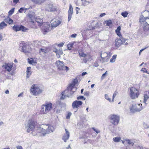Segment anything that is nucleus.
<instances>
[{"instance_id": "23", "label": "nucleus", "mask_w": 149, "mask_h": 149, "mask_svg": "<svg viewBox=\"0 0 149 149\" xmlns=\"http://www.w3.org/2000/svg\"><path fill=\"white\" fill-rule=\"evenodd\" d=\"M33 23H35V24H36L37 23L39 26H41L43 24V20L40 18L37 17L36 19L35 22H33Z\"/></svg>"}, {"instance_id": "26", "label": "nucleus", "mask_w": 149, "mask_h": 149, "mask_svg": "<svg viewBox=\"0 0 149 149\" xmlns=\"http://www.w3.org/2000/svg\"><path fill=\"white\" fill-rule=\"evenodd\" d=\"M149 99V93L146 92L144 93V103H146L148 100Z\"/></svg>"}, {"instance_id": "59", "label": "nucleus", "mask_w": 149, "mask_h": 149, "mask_svg": "<svg viewBox=\"0 0 149 149\" xmlns=\"http://www.w3.org/2000/svg\"><path fill=\"white\" fill-rule=\"evenodd\" d=\"M31 68L30 67H28L27 68L26 72L31 71Z\"/></svg>"}, {"instance_id": "45", "label": "nucleus", "mask_w": 149, "mask_h": 149, "mask_svg": "<svg viewBox=\"0 0 149 149\" xmlns=\"http://www.w3.org/2000/svg\"><path fill=\"white\" fill-rule=\"evenodd\" d=\"M107 71H106L105 73L102 74L101 77V79H104L106 76L107 74Z\"/></svg>"}, {"instance_id": "52", "label": "nucleus", "mask_w": 149, "mask_h": 149, "mask_svg": "<svg viewBox=\"0 0 149 149\" xmlns=\"http://www.w3.org/2000/svg\"><path fill=\"white\" fill-rule=\"evenodd\" d=\"M116 33L117 35L119 36L120 37L121 36V34L120 33V31H116Z\"/></svg>"}, {"instance_id": "33", "label": "nucleus", "mask_w": 149, "mask_h": 149, "mask_svg": "<svg viewBox=\"0 0 149 149\" xmlns=\"http://www.w3.org/2000/svg\"><path fill=\"white\" fill-rule=\"evenodd\" d=\"M143 23V24H149V18L147 17L145 18V19H144L143 21V22H142Z\"/></svg>"}, {"instance_id": "58", "label": "nucleus", "mask_w": 149, "mask_h": 149, "mask_svg": "<svg viewBox=\"0 0 149 149\" xmlns=\"http://www.w3.org/2000/svg\"><path fill=\"white\" fill-rule=\"evenodd\" d=\"M77 35L76 34H72L71 35V38H75Z\"/></svg>"}, {"instance_id": "24", "label": "nucleus", "mask_w": 149, "mask_h": 149, "mask_svg": "<svg viewBox=\"0 0 149 149\" xmlns=\"http://www.w3.org/2000/svg\"><path fill=\"white\" fill-rule=\"evenodd\" d=\"M92 60V58L91 55L89 54H87L83 59V62L85 63H86L88 61H91Z\"/></svg>"}, {"instance_id": "43", "label": "nucleus", "mask_w": 149, "mask_h": 149, "mask_svg": "<svg viewBox=\"0 0 149 149\" xmlns=\"http://www.w3.org/2000/svg\"><path fill=\"white\" fill-rule=\"evenodd\" d=\"M87 54H84V52H82L79 53V55L80 56L84 57V58L86 56Z\"/></svg>"}, {"instance_id": "47", "label": "nucleus", "mask_w": 149, "mask_h": 149, "mask_svg": "<svg viewBox=\"0 0 149 149\" xmlns=\"http://www.w3.org/2000/svg\"><path fill=\"white\" fill-rule=\"evenodd\" d=\"M141 71L143 72H146L147 74L149 73L147 71L146 68H143L141 70Z\"/></svg>"}, {"instance_id": "18", "label": "nucleus", "mask_w": 149, "mask_h": 149, "mask_svg": "<svg viewBox=\"0 0 149 149\" xmlns=\"http://www.w3.org/2000/svg\"><path fill=\"white\" fill-rule=\"evenodd\" d=\"M82 104V102L81 101L75 100L72 102V107L73 109L77 108L81 105Z\"/></svg>"}, {"instance_id": "39", "label": "nucleus", "mask_w": 149, "mask_h": 149, "mask_svg": "<svg viewBox=\"0 0 149 149\" xmlns=\"http://www.w3.org/2000/svg\"><path fill=\"white\" fill-rule=\"evenodd\" d=\"M105 98V99L110 102L111 101V99L109 97V96L107 94H105L104 95Z\"/></svg>"}, {"instance_id": "55", "label": "nucleus", "mask_w": 149, "mask_h": 149, "mask_svg": "<svg viewBox=\"0 0 149 149\" xmlns=\"http://www.w3.org/2000/svg\"><path fill=\"white\" fill-rule=\"evenodd\" d=\"M17 149H23L22 147L21 146H18L16 147Z\"/></svg>"}, {"instance_id": "2", "label": "nucleus", "mask_w": 149, "mask_h": 149, "mask_svg": "<svg viewBox=\"0 0 149 149\" xmlns=\"http://www.w3.org/2000/svg\"><path fill=\"white\" fill-rule=\"evenodd\" d=\"M54 129V127L51 125H43L38 129L37 132L44 135L53 132Z\"/></svg>"}, {"instance_id": "12", "label": "nucleus", "mask_w": 149, "mask_h": 149, "mask_svg": "<svg viewBox=\"0 0 149 149\" xmlns=\"http://www.w3.org/2000/svg\"><path fill=\"white\" fill-rule=\"evenodd\" d=\"M125 39L123 38H121L119 39H116L115 40V46L118 48L124 43H125Z\"/></svg>"}, {"instance_id": "29", "label": "nucleus", "mask_w": 149, "mask_h": 149, "mask_svg": "<svg viewBox=\"0 0 149 149\" xmlns=\"http://www.w3.org/2000/svg\"><path fill=\"white\" fill-rule=\"evenodd\" d=\"M56 108L57 109L56 112L57 113H59L62 111L61 106V104H59L56 107Z\"/></svg>"}, {"instance_id": "50", "label": "nucleus", "mask_w": 149, "mask_h": 149, "mask_svg": "<svg viewBox=\"0 0 149 149\" xmlns=\"http://www.w3.org/2000/svg\"><path fill=\"white\" fill-rule=\"evenodd\" d=\"M116 95L117 93H116V92H115L113 95V99L112 100V102H113V101L114 98L116 97Z\"/></svg>"}, {"instance_id": "42", "label": "nucleus", "mask_w": 149, "mask_h": 149, "mask_svg": "<svg viewBox=\"0 0 149 149\" xmlns=\"http://www.w3.org/2000/svg\"><path fill=\"white\" fill-rule=\"evenodd\" d=\"M77 99L78 100H85L86 98L84 97L83 96H79L77 97Z\"/></svg>"}, {"instance_id": "21", "label": "nucleus", "mask_w": 149, "mask_h": 149, "mask_svg": "<svg viewBox=\"0 0 149 149\" xmlns=\"http://www.w3.org/2000/svg\"><path fill=\"white\" fill-rule=\"evenodd\" d=\"M53 52H55L56 55V56L58 58H59L60 57V55L63 54V53L62 50L61 49H53Z\"/></svg>"}, {"instance_id": "3", "label": "nucleus", "mask_w": 149, "mask_h": 149, "mask_svg": "<svg viewBox=\"0 0 149 149\" xmlns=\"http://www.w3.org/2000/svg\"><path fill=\"white\" fill-rule=\"evenodd\" d=\"M36 124L37 122L32 119L29 120L25 124V128L26 129L27 132H30L33 131Z\"/></svg>"}, {"instance_id": "60", "label": "nucleus", "mask_w": 149, "mask_h": 149, "mask_svg": "<svg viewBox=\"0 0 149 149\" xmlns=\"http://www.w3.org/2000/svg\"><path fill=\"white\" fill-rule=\"evenodd\" d=\"M106 15V13H101L100 15V17H102L104 15Z\"/></svg>"}, {"instance_id": "41", "label": "nucleus", "mask_w": 149, "mask_h": 149, "mask_svg": "<svg viewBox=\"0 0 149 149\" xmlns=\"http://www.w3.org/2000/svg\"><path fill=\"white\" fill-rule=\"evenodd\" d=\"M7 20L9 24H11L13 22V20L10 18H8L7 19Z\"/></svg>"}, {"instance_id": "14", "label": "nucleus", "mask_w": 149, "mask_h": 149, "mask_svg": "<svg viewBox=\"0 0 149 149\" xmlns=\"http://www.w3.org/2000/svg\"><path fill=\"white\" fill-rule=\"evenodd\" d=\"M149 16V11L148 10H145L142 13V15L140 16V22L142 23L143 21L145 19V18L148 17Z\"/></svg>"}, {"instance_id": "54", "label": "nucleus", "mask_w": 149, "mask_h": 149, "mask_svg": "<svg viewBox=\"0 0 149 149\" xmlns=\"http://www.w3.org/2000/svg\"><path fill=\"white\" fill-rule=\"evenodd\" d=\"M24 10L23 8H21L18 10V12L20 13H22Z\"/></svg>"}, {"instance_id": "35", "label": "nucleus", "mask_w": 149, "mask_h": 149, "mask_svg": "<svg viewBox=\"0 0 149 149\" xmlns=\"http://www.w3.org/2000/svg\"><path fill=\"white\" fill-rule=\"evenodd\" d=\"M128 13L127 11H124L121 13V15L124 17H127Z\"/></svg>"}, {"instance_id": "13", "label": "nucleus", "mask_w": 149, "mask_h": 149, "mask_svg": "<svg viewBox=\"0 0 149 149\" xmlns=\"http://www.w3.org/2000/svg\"><path fill=\"white\" fill-rule=\"evenodd\" d=\"M45 10L49 12H54L56 11L57 9L52 4L50 3L46 5Z\"/></svg>"}, {"instance_id": "62", "label": "nucleus", "mask_w": 149, "mask_h": 149, "mask_svg": "<svg viewBox=\"0 0 149 149\" xmlns=\"http://www.w3.org/2000/svg\"><path fill=\"white\" fill-rule=\"evenodd\" d=\"M76 13L77 14H78L79 13L78 10H77V9H78V10H79L80 8H78V7H76Z\"/></svg>"}, {"instance_id": "48", "label": "nucleus", "mask_w": 149, "mask_h": 149, "mask_svg": "<svg viewBox=\"0 0 149 149\" xmlns=\"http://www.w3.org/2000/svg\"><path fill=\"white\" fill-rule=\"evenodd\" d=\"M31 71L26 72L27 78H29L31 74Z\"/></svg>"}, {"instance_id": "64", "label": "nucleus", "mask_w": 149, "mask_h": 149, "mask_svg": "<svg viewBox=\"0 0 149 149\" xmlns=\"http://www.w3.org/2000/svg\"><path fill=\"white\" fill-rule=\"evenodd\" d=\"M87 74V73L85 72H83L82 73V76H84L85 75Z\"/></svg>"}, {"instance_id": "61", "label": "nucleus", "mask_w": 149, "mask_h": 149, "mask_svg": "<svg viewBox=\"0 0 149 149\" xmlns=\"http://www.w3.org/2000/svg\"><path fill=\"white\" fill-rule=\"evenodd\" d=\"M19 1V0H13V2L15 4H17Z\"/></svg>"}, {"instance_id": "27", "label": "nucleus", "mask_w": 149, "mask_h": 149, "mask_svg": "<svg viewBox=\"0 0 149 149\" xmlns=\"http://www.w3.org/2000/svg\"><path fill=\"white\" fill-rule=\"evenodd\" d=\"M34 3L40 4L44 2L45 0H31Z\"/></svg>"}, {"instance_id": "56", "label": "nucleus", "mask_w": 149, "mask_h": 149, "mask_svg": "<svg viewBox=\"0 0 149 149\" xmlns=\"http://www.w3.org/2000/svg\"><path fill=\"white\" fill-rule=\"evenodd\" d=\"M64 45V43L63 42H61L58 45V46L59 47H62Z\"/></svg>"}, {"instance_id": "40", "label": "nucleus", "mask_w": 149, "mask_h": 149, "mask_svg": "<svg viewBox=\"0 0 149 149\" xmlns=\"http://www.w3.org/2000/svg\"><path fill=\"white\" fill-rule=\"evenodd\" d=\"M72 114V113L71 112H68L66 116V118L67 119H69Z\"/></svg>"}, {"instance_id": "11", "label": "nucleus", "mask_w": 149, "mask_h": 149, "mask_svg": "<svg viewBox=\"0 0 149 149\" xmlns=\"http://www.w3.org/2000/svg\"><path fill=\"white\" fill-rule=\"evenodd\" d=\"M29 46L26 45L25 44L21 43L20 44V47H19V49L22 52L26 54L30 52L28 48H29Z\"/></svg>"}, {"instance_id": "31", "label": "nucleus", "mask_w": 149, "mask_h": 149, "mask_svg": "<svg viewBox=\"0 0 149 149\" xmlns=\"http://www.w3.org/2000/svg\"><path fill=\"white\" fill-rule=\"evenodd\" d=\"M126 143H127L129 145H132L133 146L134 145V143L132 139H126L125 140Z\"/></svg>"}, {"instance_id": "34", "label": "nucleus", "mask_w": 149, "mask_h": 149, "mask_svg": "<svg viewBox=\"0 0 149 149\" xmlns=\"http://www.w3.org/2000/svg\"><path fill=\"white\" fill-rule=\"evenodd\" d=\"M113 140L115 142H119L120 141L121 138L120 137H116L113 138Z\"/></svg>"}, {"instance_id": "53", "label": "nucleus", "mask_w": 149, "mask_h": 149, "mask_svg": "<svg viewBox=\"0 0 149 149\" xmlns=\"http://www.w3.org/2000/svg\"><path fill=\"white\" fill-rule=\"evenodd\" d=\"M137 149H147V148H143L142 146H138L137 147Z\"/></svg>"}, {"instance_id": "5", "label": "nucleus", "mask_w": 149, "mask_h": 149, "mask_svg": "<svg viewBox=\"0 0 149 149\" xmlns=\"http://www.w3.org/2000/svg\"><path fill=\"white\" fill-rule=\"evenodd\" d=\"M37 85L33 84L31 87L30 92L34 95H38L42 92V90Z\"/></svg>"}, {"instance_id": "49", "label": "nucleus", "mask_w": 149, "mask_h": 149, "mask_svg": "<svg viewBox=\"0 0 149 149\" xmlns=\"http://www.w3.org/2000/svg\"><path fill=\"white\" fill-rule=\"evenodd\" d=\"M82 4L83 5L85 6L86 5H88L89 4V3L88 1H84V2H82Z\"/></svg>"}, {"instance_id": "10", "label": "nucleus", "mask_w": 149, "mask_h": 149, "mask_svg": "<svg viewBox=\"0 0 149 149\" xmlns=\"http://www.w3.org/2000/svg\"><path fill=\"white\" fill-rule=\"evenodd\" d=\"M56 64L58 69L59 70H65L66 71H68L69 69L67 66H64V62L63 61H56Z\"/></svg>"}, {"instance_id": "44", "label": "nucleus", "mask_w": 149, "mask_h": 149, "mask_svg": "<svg viewBox=\"0 0 149 149\" xmlns=\"http://www.w3.org/2000/svg\"><path fill=\"white\" fill-rule=\"evenodd\" d=\"M143 127L145 129H148L149 128V126L148 125L145 123H144L143 124Z\"/></svg>"}, {"instance_id": "46", "label": "nucleus", "mask_w": 149, "mask_h": 149, "mask_svg": "<svg viewBox=\"0 0 149 149\" xmlns=\"http://www.w3.org/2000/svg\"><path fill=\"white\" fill-rule=\"evenodd\" d=\"M92 129L93 130L96 132L97 134H98L100 132V131L97 129H95L94 127H92Z\"/></svg>"}, {"instance_id": "8", "label": "nucleus", "mask_w": 149, "mask_h": 149, "mask_svg": "<svg viewBox=\"0 0 149 149\" xmlns=\"http://www.w3.org/2000/svg\"><path fill=\"white\" fill-rule=\"evenodd\" d=\"M109 119L112 124L117 125L120 121V116L116 115H111L109 116Z\"/></svg>"}, {"instance_id": "32", "label": "nucleus", "mask_w": 149, "mask_h": 149, "mask_svg": "<svg viewBox=\"0 0 149 149\" xmlns=\"http://www.w3.org/2000/svg\"><path fill=\"white\" fill-rule=\"evenodd\" d=\"M117 55L116 54H115L113 55L112 58L110 60V62L111 63H113L115 62L116 61V59L117 57Z\"/></svg>"}, {"instance_id": "57", "label": "nucleus", "mask_w": 149, "mask_h": 149, "mask_svg": "<svg viewBox=\"0 0 149 149\" xmlns=\"http://www.w3.org/2000/svg\"><path fill=\"white\" fill-rule=\"evenodd\" d=\"M121 30V27L120 26H118L116 30V31H120Z\"/></svg>"}, {"instance_id": "25", "label": "nucleus", "mask_w": 149, "mask_h": 149, "mask_svg": "<svg viewBox=\"0 0 149 149\" xmlns=\"http://www.w3.org/2000/svg\"><path fill=\"white\" fill-rule=\"evenodd\" d=\"M61 23V21L59 20L54 21L51 23L52 26V27H55L59 25Z\"/></svg>"}, {"instance_id": "37", "label": "nucleus", "mask_w": 149, "mask_h": 149, "mask_svg": "<svg viewBox=\"0 0 149 149\" xmlns=\"http://www.w3.org/2000/svg\"><path fill=\"white\" fill-rule=\"evenodd\" d=\"M14 8H13L8 12V15H11L13 14L14 12Z\"/></svg>"}, {"instance_id": "16", "label": "nucleus", "mask_w": 149, "mask_h": 149, "mask_svg": "<svg viewBox=\"0 0 149 149\" xmlns=\"http://www.w3.org/2000/svg\"><path fill=\"white\" fill-rule=\"evenodd\" d=\"M13 30L16 31L22 30L23 31H25L26 30V29L24 26L21 25L19 26V25H14L13 27Z\"/></svg>"}, {"instance_id": "19", "label": "nucleus", "mask_w": 149, "mask_h": 149, "mask_svg": "<svg viewBox=\"0 0 149 149\" xmlns=\"http://www.w3.org/2000/svg\"><path fill=\"white\" fill-rule=\"evenodd\" d=\"M73 13V8L72 6L70 5L69 7V10L68 11V21H70L72 18V17Z\"/></svg>"}, {"instance_id": "1", "label": "nucleus", "mask_w": 149, "mask_h": 149, "mask_svg": "<svg viewBox=\"0 0 149 149\" xmlns=\"http://www.w3.org/2000/svg\"><path fill=\"white\" fill-rule=\"evenodd\" d=\"M77 81V79H75L72 80V82L69 84L67 88L62 93L61 99H64L65 98V97H71L72 94L77 89V88L75 87V85Z\"/></svg>"}, {"instance_id": "36", "label": "nucleus", "mask_w": 149, "mask_h": 149, "mask_svg": "<svg viewBox=\"0 0 149 149\" xmlns=\"http://www.w3.org/2000/svg\"><path fill=\"white\" fill-rule=\"evenodd\" d=\"M74 43H73L69 44H68V45L67 46L68 49L69 50L71 49L72 47H73V45H74Z\"/></svg>"}, {"instance_id": "7", "label": "nucleus", "mask_w": 149, "mask_h": 149, "mask_svg": "<svg viewBox=\"0 0 149 149\" xmlns=\"http://www.w3.org/2000/svg\"><path fill=\"white\" fill-rule=\"evenodd\" d=\"M141 104H132V106L130 107V111L132 113H135L136 112H139L143 109L142 107Z\"/></svg>"}, {"instance_id": "38", "label": "nucleus", "mask_w": 149, "mask_h": 149, "mask_svg": "<svg viewBox=\"0 0 149 149\" xmlns=\"http://www.w3.org/2000/svg\"><path fill=\"white\" fill-rule=\"evenodd\" d=\"M28 63L30 64H33V63H34V61L32 58H31L30 59H28Z\"/></svg>"}, {"instance_id": "6", "label": "nucleus", "mask_w": 149, "mask_h": 149, "mask_svg": "<svg viewBox=\"0 0 149 149\" xmlns=\"http://www.w3.org/2000/svg\"><path fill=\"white\" fill-rule=\"evenodd\" d=\"M139 95V91L138 89L133 87L130 88V96L132 99L134 100L137 98Z\"/></svg>"}, {"instance_id": "51", "label": "nucleus", "mask_w": 149, "mask_h": 149, "mask_svg": "<svg viewBox=\"0 0 149 149\" xmlns=\"http://www.w3.org/2000/svg\"><path fill=\"white\" fill-rule=\"evenodd\" d=\"M46 50L45 49L41 48L39 51V52L40 53L41 52H42L44 53H46Z\"/></svg>"}, {"instance_id": "30", "label": "nucleus", "mask_w": 149, "mask_h": 149, "mask_svg": "<svg viewBox=\"0 0 149 149\" xmlns=\"http://www.w3.org/2000/svg\"><path fill=\"white\" fill-rule=\"evenodd\" d=\"M7 25L4 22H2L0 24V29H2L5 27Z\"/></svg>"}, {"instance_id": "20", "label": "nucleus", "mask_w": 149, "mask_h": 149, "mask_svg": "<svg viewBox=\"0 0 149 149\" xmlns=\"http://www.w3.org/2000/svg\"><path fill=\"white\" fill-rule=\"evenodd\" d=\"M65 132L62 137V139L64 142H66L69 138L70 133L67 129H65Z\"/></svg>"}, {"instance_id": "22", "label": "nucleus", "mask_w": 149, "mask_h": 149, "mask_svg": "<svg viewBox=\"0 0 149 149\" xmlns=\"http://www.w3.org/2000/svg\"><path fill=\"white\" fill-rule=\"evenodd\" d=\"M143 27V30L144 32V35L147 36L149 35V24H145Z\"/></svg>"}, {"instance_id": "9", "label": "nucleus", "mask_w": 149, "mask_h": 149, "mask_svg": "<svg viewBox=\"0 0 149 149\" xmlns=\"http://www.w3.org/2000/svg\"><path fill=\"white\" fill-rule=\"evenodd\" d=\"M109 53L102 52L100 54L101 58L100 59V62L103 63L107 62L109 58Z\"/></svg>"}, {"instance_id": "17", "label": "nucleus", "mask_w": 149, "mask_h": 149, "mask_svg": "<svg viewBox=\"0 0 149 149\" xmlns=\"http://www.w3.org/2000/svg\"><path fill=\"white\" fill-rule=\"evenodd\" d=\"M13 64V63H5L2 67L8 72H10L12 70Z\"/></svg>"}, {"instance_id": "15", "label": "nucleus", "mask_w": 149, "mask_h": 149, "mask_svg": "<svg viewBox=\"0 0 149 149\" xmlns=\"http://www.w3.org/2000/svg\"><path fill=\"white\" fill-rule=\"evenodd\" d=\"M50 26L47 23H44L42 26V30L44 34H45L46 33L48 32L50 30Z\"/></svg>"}, {"instance_id": "4", "label": "nucleus", "mask_w": 149, "mask_h": 149, "mask_svg": "<svg viewBox=\"0 0 149 149\" xmlns=\"http://www.w3.org/2000/svg\"><path fill=\"white\" fill-rule=\"evenodd\" d=\"M52 108V104L50 102L46 103L41 106L40 112L42 113L47 114L48 113Z\"/></svg>"}, {"instance_id": "63", "label": "nucleus", "mask_w": 149, "mask_h": 149, "mask_svg": "<svg viewBox=\"0 0 149 149\" xmlns=\"http://www.w3.org/2000/svg\"><path fill=\"white\" fill-rule=\"evenodd\" d=\"M84 95L88 96L89 95V93L88 92H86L84 93Z\"/></svg>"}, {"instance_id": "28", "label": "nucleus", "mask_w": 149, "mask_h": 149, "mask_svg": "<svg viewBox=\"0 0 149 149\" xmlns=\"http://www.w3.org/2000/svg\"><path fill=\"white\" fill-rule=\"evenodd\" d=\"M104 24H106V25L107 26H109L110 27L111 26L112 22L110 19H109L105 21L104 22Z\"/></svg>"}]
</instances>
